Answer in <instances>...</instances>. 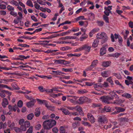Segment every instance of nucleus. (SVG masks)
<instances>
[{
	"label": "nucleus",
	"instance_id": "nucleus-1",
	"mask_svg": "<svg viewBox=\"0 0 133 133\" xmlns=\"http://www.w3.org/2000/svg\"><path fill=\"white\" fill-rule=\"evenodd\" d=\"M56 122L54 119H49L44 121L43 124L44 128L49 130L56 125Z\"/></svg>",
	"mask_w": 133,
	"mask_h": 133
},
{
	"label": "nucleus",
	"instance_id": "nucleus-2",
	"mask_svg": "<svg viewBox=\"0 0 133 133\" xmlns=\"http://www.w3.org/2000/svg\"><path fill=\"white\" fill-rule=\"evenodd\" d=\"M100 99L103 102L105 103L109 104L111 103L110 101L111 100H113L114 97L113 96L110 97L108 96H102L100 98Z\"/></svg>",
	"mask_w": 133,
	"mask_h": 133
},
{
	"label": "nucleus",
	"instance_id": "nucleus-3",
	"mask_svg": "<svg viewBox=\"0 0 133 133\" xmlns=\"http://www.w3.org/2000/svg\"><path fill=\"white\" fill-rule=\"evenodd\" d=\"M111 41L112 42L115 41L114 38L116 39L118 38V42L119 43L121 44L122 42V39L121 37L117 34H115L114 35H113V34H111Z\"/></svg>",
	"mask_w": 133,
	"mask_h": 133
},
{
	"label": "nucleus",
	"instance_id": "nucleus-4",
	"mask_svg": "<svg viewBox=\"0 0 133 133\" xmlns=\"http://www.w3.org/2000/svg\"><path fill=\"white\" fill-rule=\"evenodd\" d=\"M98 120V122L101 124L107 123L108 122L107 118L104 115L100 116Z\"/></svg>",
	"mask_w": 133,
	"mask_h": 133
},
{
	"label": "nucleus",
	"instance_id": "nucleus-5",
	"mask_svg": "<svg viewBox=\"0 0 133 133\" xmlns=\"http://www.w3.org/2000/svg\"><path fill=\"white\" fill-rule=\"evenodd\" d=\"M96 37L98 39H102L104 42L107 40V36L105 34H97Z\"/></svg>",
	"mask_w": 133,
	"mask_h": 133
},
{
	"label": "nucleus",
	"instance_id": "nucleus-6",
	"mask_svg": "<svg viewBox=\"0 0 133 133\" xmlns=\"http://www.w3.org/2000/svg\"><path fill=\"white\" fill-rule=\"evenodd\" d=\"M81 50H85L86 51L89 52L91 48L90 46H89L88 44H85L81 47Z\"/></svg>",
	"mask_w": 133,
	"mask_h": 133
},
{
	"label": "nucleus",
	"instance_id": "nucleus-7",
	"mask_svg": "<svg viewBox=\"0 0 133 133\" xmlns=\"http://www.w3.org/2000/svg\"><path fill=\"white\" fill-rule=\"evenodd\" d=\"M88 98L85 97H81L78 100V103L80 104H82L83 103L88 101Z\"/></svg>",
	"mask_w": 133,
	"mask_h": 133
},
{
	"label": "nucleus",
	"instance_id": "nucleus-8",
	"mask_svg": "<svg viewBox=\"0 0 133 133\" xmlns=\"http://www.w3.org/2000/svg\"><path fill=\"white\" fill-rule=\"evenodd\" d=\"M87 116L89 120L91 123H92L95 122V119L91 114L90 113H88Z\"/></svg>",
	"mask_w": 133,
	"mask_h": 133
},
{
	"label": "nucleus",
	"instance_id": "nucleus-9",
	"mask_svg": "<svg viewBox=\"0 0 133 133\" xmlns=\"http://www.w3.org/2000/svg\"><path fill=\"white\" fill-rule=\"evenodd\" d=\"M115 108L116 109L117 111H115L114 112L112 113V114H116L120 112H123L125 110L124 109L120 107H116Z\"/></svg>",
	"mask_w": 133,
	"mask_h": 133
},
{
	"label": "nucleus",
	"instance_id": "nucleus-10",
	"mask_svg": "<svg viewBox=\"0 0 133 133\" xmlns=\"http://www.w3.org/2000/svg\"><path fill=\"white\" fill-rule=\"evenodd\" d=\"M122 96L128 99L130 98L129 99L130 101L133 100V98L132 97L131 95L128 93H125L122 95Z\"/></svg>",
	"mask_w": 133,
	"mask_h": 133
},
{
	"label": "nucleus",
	"instance_id": "nucleus-11",
	"mask_svg": "<svg viewBox=\"0 0 133 133\" xmlns=\"http://www.w3.org/2000/svg\"><path fill=\"white\" fill-rule=\"evenodd\" d=\"M35 100H34L33 101H31L28 102L26 103V106L28 108H29L32 107L34 105L35 103Z\"/></svg>",
	"mask_w": 133,
	"mask_h": 133
},
{
	"label": "nucleus",
	"instance_id": "nucleus-12",
	"mask_svg": "<svg viewBox=\"0 0 133 133\" xmlns=\"http://www.w3.org/2000/svg\"><path fill=\"white\" fill-rule=\"evenodd\" d=\"M65 34H57L53 35L48 37L44 38V39L52 38H53L55 37L58 36H65Z\"/></svg>",
	"mask_w": 133,
	"mask_h": 133
},
{
	"label": "nucleus",
	"instance_id": "nucleus-13",
	"mask_svg": "<svg viewBox=\"0 0 133 133\" xmlns=\"http://www.w3.org/2000/svg\"><path fill=\"white\" fill-rule=\"evenodd\" d=\"M79 30V28L77 27L76 28V29L69 30L68 31L63 32L61 33H70L72 32H77Z\"/></svg>",
	"mask_w": 133,
	"mask_h": 133
},
{
	"label": "nucleus",
	"instance_id": "nucleus-14",
	"mask_svg": "<svg viewBox=\"0 0 133 133\" xmlns=\"http://www.w3.org/2000/svg\"><path fill=\"white\" fill-rule=\"evenodd\" d=\"M8 104L7 99L6 98H4L3 99L2 105L4 108L6 107V106Z\"/></svg>",
	"mask_w": 133,
	"mask_h": 133
},
{
	"label": "nucleus",
	"instance_id": "nucleus-15",
	"mask_svg": "<svg viewBox=\"0 0 133 133\" xmlns=\"http://www.w3.org/2000/svg\"><path fill=\"white\" fill-rule=\"evenodd\" d=\"M94 87L95 90L99 91V90L98 89V87L102 88V84L99 83L95 84L94 85Z\"/></svg>",
	"mask_w": 133,
	"mask_h": 133
},
{
	"label": "nucleus",
	"instance_id": "nucleus-16",
	"mask_svg": "<svg viewBox=\"0 0 133 133\" xmlns=\"http://www.w3.org/2000/svg\"><path fill=\"white\" fill-rule=\"evenodd\" d=\"M60 110H61L63 113L65 115H70L71 113L68 110L62 108L60 109Z\"/></svg>",
	"mask_w": 133,
	"mask_h": 133
},
{
	"label": "nucleus",
	"instance_id": "nucleus-17",
	"mask_svg": "<svg viewBox=\"0 0 133 133\" xmlns=\"http://www.w3.org/2000/svg\"><path fill=\"white\" fill-rule=\"evenodd\" d=\"M110 73L109 71H105L102 72L101 73V74L103 77H107L109 76Z\"/></svg>",
	"mask_w": 133,
	"mask_h": 133
},
{
	"label": "nucleus",
	"instance_id": "nucleus-18",
	"mask_svg": "<svg viewBox=\"0 0 133 133\" xmlns=\"http://www.w3.org/2000/svg\"><path fill=\"white\" fill-rule=\"evenodd\" d=\"M19 38H24L26 39L31 40L35 39L36 37H31L30 36H23L19 37Z\"/></svg>",
	"mask_w": 133,
	"mask_h": 133
},
{
	"label": "nucleus",
	"instance_id": "nucleus-19",
	"mask_svg": "<svg viewBox=\"0 0 133 133\" xmlns=\"http://www.w3.org/2000/svg\"><path fill=\"white\" fill-rule=\"evenodd\" d=\"M111 62L110 61H104L102 62V65L104 67H107L109 66L111 64Z\"/></svg>",
	"mask_w": 133,
	"mask_h": 133
},
{
	"label": "nucleus",
	"instance_id": "nucleus-20",
	"mask_svg": "<svg viewBox=\"0 0 133 133\" xmlns=\"http://www.w3.org/2000/svg\"><path fill=\"white\" fill-rule=\"evenodd\" d=\"M99 42V41L98 39H95L92 43V46L94 48L97 47L98 45Z\"/></svg>",
	"mask_w": 133,
	"mask_h": 133
},
{
	"label": "nucleus",
	"instance_id": "nucleus-21",
	"mask_svg": "<svg viewBox=\"0 0 133 133\" xmlns=\"http://www.w3.org/2000/svg\"><path fill=\"white\" fill-rule=\"evenodd\" d=\"M75 110L79 112L80 114L81 115L83 114V111H82V108L79 106H76Z\"/></svg>",
	"mask_w": 133,
	"mask_h": 133
},
{
	"label": "nucleus",
	"instance_id": "nucleus-22",
	"mask_svg": "<svg viewBox=\"0 0 133 133\" xmlns=\"http://www.w3.org/2000/svg\"><path fill=\"white\" fill-rule=\"evenodd\" d=\"M103 110L104 112H110L111 110V108L110 107L108 106H105Z\"/></svg>",
	"mask_w": 133,
	"mask_h": 133
},
{
	"label": "nucleus",
	"instance_id": "nucleus-23",
	"mask_svg": "<svg viewBox=\"0 0 133 133\" xmlns=\"http://www.w3.org/2000/svg\"><path fill=\"white\" fill-rule=\"evenodd\" d=\"M106 53L105 49L103 47L101 48L100 50V54L101 56H102Z\"/></svg>",
	"mask_w": 133,
	"mask_h": 133
},
{
	"label": "nucleus",
	"instance_id": "nucleus-24",
	"mask_svg": "<svg viewBox=\"0 0 133 133\" xmlns=\"http://www.w3.org/2000/svg\"><path fill=\"white\" fill-rule=\"evenodd\" d=\"M0 96L3 98L5 96V91L4 90H0Z\"/></svg>",
	"mask_w": 133,
	"mask_h": 133
},
{
	"label": "nucleus",
	"instance_id": "nucleus-25",
	"mask_svg": "<svg viewBox=\"0 0 133 133\" xmlns=\"http://www.w3.org/2000/svg\"><path fill=\"white\" fill-rule=\"evenodd\" d=\"M10 3L11 4L15 5L16 6H19V4L18 2L14 0H11L10 2Z\"/></svg>",
	"mask_w": 133,
	"mask_h": 133
},
{
	"label": "nucleus",
	"instance_id": "nucleus-26",
	"mask_svg": "<svg viewBox=\"0 0 133 133\" xmlns=\"http://www.w3.org/2000/svg\"><path fill=\"white\" fill-rule=\"evenodd\" d=\"M26 4L29 6H31L32 7H33L32 3L30 0H28L27 1Z\"/></svg>",
	"mask_w": 133,
	"mask_h": 133
},
{
	"label": "nucleus",
	"instance_id": "nucleus-27",
	"mask_svg": "<svg viewBox=\"0 0 133 133\" xmlns=\"http://www.w3.org/2000/svg\"><path fill=\"white\" fill-rule=\"evenodd\" d=\"M7 126V124L6 123H3L2 122L0 123V129L2 128H6Z\"/></svg>",
	"mask_w": 133,
	"mask_h": 133
},
{
	"label": "nucleus",
	"instance_id": "nucleus-28",
	"mask_svg": "<svg viewBox=\"0 0 133 133\" xmlns=\"http://www.w3.org/2000/svg\"><path fill=\"white\" fill-rule=\"evenodd\" d=\"M80 123L79 122L77 121L75 123H74L72 124V127L73 128L75 129L79 125Z\"/></svg>",
	"mask_w": 133,
	"mask_h": 133
},
{
	"label": "nucleus",
	"instance_id": "nucleus-29",
	"mask_svg": "<svg viewBox=\"0 0 133 133\" xmlns=\"http://www.w3.org/2000/svg\"><path fill=\"white\" fill-rule=\"evenodd\" d=\"M8 127L11 128H12L15 126V123L14 122L11 123L10 121H8Z\"/></svg>",
	"mask_w": 133,
	"mask_h": 133
},
{
	"label": "nucleus",
	"instance_id": "nucleus-30",
	"mask_svg": "<svg viewBox=\"0 0 133 133\" xmlns=\"http://www.w3.org/2000/svg\"><path fill=\"white\" fill-rule=\"evenodd\" d=\"M42 30V28H39V29H36L34 31L32 32H29L26 31L24 33H34L35 32H37Z\"/></svg>",
	"mask_w": 133,
	"mask_h": 133
},
{
	"label": "nucleus",
	"instance_id": "nucleus-31",
	"mask_svg": "<svg viewBox=\"0 0 133 133\" xmlns=\"http://www.w3.org/2000/svg\"><path fill=\"white\" fill-rule=\"evenodd\" d=\"M34 116V115L32 113L30 114L27 116V118L28 119L31 120L32 119Z\"/></svg>",
	"mask_w": 133,
	"mask_h": 133
},
{
	"label": "nucleus",
	"instance_id": "nucleus-32",
	"mask_svg": "<svg viewBox=\"0 0 133 133\" xmlns=\"http://www.w3.org/2000/svg\"><path fill=\"white\" fill-rule=\"evenodd\" d=\"M7 8L8 10L10 12L12 11H14L15 9L14 7L10 5H8Z\"/></svg>",
	"mask_w": 133,
	"mask_h": 133
},
{
	"label": "nucleus",
	"instance_id": "nucleus-33",
	"mask_svg": "<svg viewBox=\"0 0 133 133\" xmlns=\"http://www.w3.org/2000/svg\"><path fill=\"white\" fill-rule=\"evenodd\" d=\"M98 63V61L97 60H94L92 62L91 64V66L93 67L95 66H96Z\"/></svg>",
	"mask_w": 133,
	"mask_h": 133
},
{
	"label": "nucleus",
	"instance_id": "nucleus-34",
	"mask_svg": "<svg viewBox=\"0 0 133 133\" xmlns=\"http://www.w3.org/2000/svg\"><path fill=\"white\" fill-rule=\"evenodd\" d=\"M39 42H41L42 45H48V44L49 43V41H39Z\"/></svg>",
	"mask_w": 133,
	"mask_h": 133
},
{
	"label": "nucleus",
	"instance_id": "nucleus-35",
	"mask_svg": "<svg viewBox=\"0 0 133 133\" xmlns=\"http://www.w3.org/2000/svg\"><path fill=\"white\" fill-rule=\"evenodd\" d=\"M88 37V35L86 34H83L82 36L80 37L81 41H82L84 39L87 38Z\"/></svg>",
	"mask_w": 133,
	"mask_h": 133
},
{
	"label": "nucleus",
	"instance_id": "nucleus-36",
	"mask_svg": "<svg viewBox=\"0 0 133 133\" xmlns=\"http://www.w3.org/2000/svg\"><path fill=\"white\" fill-rule=\"evenodd\" d=\"M10 14L14 17H16L17 15V13L16 12L14 11H12L10 12Z\"/></svg>",
	"mask_w": 133,
	"mask_h": 133
},
{
	"label": "nucleus",
	"instance_id": "nucleus-37",
	"mask_svg": "<svg viewBox=\"0 0 133 133\" xmlns=\"http://www.w3.org/2000/svg\"><path fill=\"white\" fill-rule=\"evenodd\" d=\"M78 93L80 94H83L87 93L88 91L85 89L79 90L78 91Z\"/></svg>",
	"mask_w": 133,
	"mask_h": 133
},
{
	"label": "nucleus",
	"instance_id": "nucleus-38",
	"mask_svg": "<svg viewBox=\"0 0 133 133\" xmlns=\"http://www.w3.org/2000/svg\"><path fill=\"white\" fill-rule=\"evenodd\" d=\"M60 130V133H66L65 132V130L64 127L63 126H61L59 128Z\"/></svg>",
	"mask_w": 133,
	"mask_h": 133
},
{
	"label": "nucleus",
	"instance_id": "nucleus-39",
	"mask_svg": "<svg viewBox=\"0 0 133 133\" xmlns=\"http://www.w3.org/2000/svg\"><path fill=\"white\" fill-rule=\"evenodd\" d=\"M103 19L105 21L106 23H109V18L105 15H104L103 16Z\"/></svg>",
	"mask_w": 133,
	"mask_h": 133
},
{
	"label": "nucleus",
	"instance_id": "nucleus-40",
	"mask_svg": "<svg viewBox=\"0 0 133 133\" xmlns=\"http://www.w3.org/2000/svg\"><path fill=\"white\" fill-rule=\"evenodd\" d=\"M60 49L61 50H62L64 51L70 49H71V48L70 47L66 46L64 47H61Z\"/></svg>",
	"mask_w": 133,
	"mask_h": 133
},
{
	"label": "nucleus",
	"instance_id": "nucleus-41",
	"mask_svg": "<svg viewBox=\"0 0 133 133\" xmlns=\"http://www.w3.org/2000/svg\"><path fill=\"white\" fill-rule=\"evenodd\" d=\"M102 88L105 87L107 88L109 87L108 83L106 82H104L103 84H102Z\"/></svg>",
	"mask_w": 133,
	"mask_h": 133
},
{
	"label": "nucleus",
	"instance_id": "nucleus-42",
	"mask_svg": "<svg viewBox=\"0 0 133 133\" xmlns=\"http://www.w3.org/2000/svg\"><path fill=\"white\" fill-rule=\"evenodd\" d=\"M33 128L32 126H31L27 130L26 133H32Z\"/></svg>",
	"mask_w": 133,
	"mask_h": 133
},
{
	"label": "nucleus",
	"instance_id": "nucleus-43",
	"mask_svg": "<svg viewBox=\"0 0 133 133\" xmlns=\"http://www.w3.org/2000/svg\"><path fill=\"white\" fill-rule=\"evenodd\" d=\"M99 30L98 28H95L91 30V31L89 33H92L97 32Z\"/></svg>",
	"mask_w": 133,
	"mask_h": 133
},
{
	"label": "nucleus",
	"instance_id": "nucleus-44",
	"mask_svg": "<svg viewBox=\"0 0 133 133\" xmlns=\"http://www.w3.org/2000/svg\"><path fill=\"white\" fill-rule=\"evenodd\" d=\"M24 125L26 128L29 127L30 125V122L28 121H26L24 123Z\"/></svg>",
	"mask_w": 133,
	"mask_h": 133
},
{
	"label": "nucleus",
	"instance_id": "nucleus-45",
	"mask_svg": "<svg viewBox=\"0 0 133 133\" xmlns=\"http://www.w3.org/2000/svg\"><path fill=\"white\" fill-rule=\"evenodd\" d=\"M120 119L121 121L122 122H127L129 121L128 119L126 117H122L120 118Z\"/></svg>",
	"mask_w": 133,
	"mask_h": 133
},
{
	"label": "nucleus",
	"instance_id": "nucleus-46",
	"mask_svg": "<svg viewBox=\"0 0 133 133\" xmlns=\"http://www.w3.org/2000/svg\"><path fill=\"white\" fill-rule=\"evenodd\" d=\"M107 81L110 83L112 85L114 84L113 81L111 79V77H110L107 79Z\"/></svg>",
	"mask_w": 133,
	"mask_h": 133
},
{
	"label": "nucleus",
	"instance_id": "nucleus-47",
	"mask_svg": "<svg viewBox=\"0 0 133 133\" xmlns=\"http://www.w3.org/2000/svg\"><path fill=\"white\" fill-rule=\"evenodd\" d=\"M52 72H54L56 74L58 75H60L61 74H64V73H62L61 71H52Z\"/></svg>",
	"mask_w": 133,
	"mask_h": 133
},
{
	"label": "nucleus",
	"instance_id": "nucleus-48",
	"mask_svg": "<svg viewBox=\"0 0 133 133\" xmlns=\"http://www.w3.org/2000/svg\"><path fill=\"white\" fill-rule=\"evenodd\" d=\"M77 99V97L75 96L73 97V98L72 99H70L69 101L72 103H74L75 102V101Z\"/></svg>",
	"mask_w": 133,
	"mask_h": 133
},
{
	"label": "nucleus",
	"instance_id": "nucleus-49",
	"mask_svg": "<svg viewBox=\"0 0 133 133\" xmlns=\"http://www.w3.org/2000/svg\"><path fill=\"white\" fill-rule=\"evenodd\" d=\"M37 2L41 5H45V3L43 2L41 0H37Z\"/></svg>",
	"mask_w": 133,
	"mask_h": 133
},
{
	"label": "nucleus",
	"instance_id": "nucleus-50",
	"mask_svg": "<svg viewBox=\"0 0 133 133\" xmlns=\"http://www.w3.org/2000/svg\"><path fill=\"white\" fill-rule=\"evenodd\" d=\"M62 70L63 71H65L66 72L68 71L72 72L73 71L72 69L71 68L68 69H65V68H63L62 69Z\"/></svg>",
	"mask_w": 133,
	"mask_h": 133
},
{
	"label": "nucleus",
	"instance_id": "nucleus-51",
	"mask_svg": "<svg viewBox=\"0 0 133 133\" xmlns=\"http://www.w3.org/2000/svg\"><path fill=\"white\" fill-rule=\"evenodd\" d=\"M7 88L9 89H10V87H8L7 85L0 84V88Z\"/></svg>",
	"mask_w": 133,
	"mask_h": 133
},
{
	"label": "nucleus",
	"instance_id": "nucleus-52",
	"mask_svg": "<svg viewBox=\"0 0 133 133\" xmlns=\"http://www.w3.org/2000/svg\"><path fill=\"white\" fill-rule=\"evenodd\" d=\"M82 124H83L85 126L88 125L89 127H90L91 126V125L88 122H85L84 121H82Z\"/></svg>",
	"mask_w": 133,
	"mask_h": 133
},
{
	"label": "nucleus",
	"instance_id": "nucleus-53",
	"mask_svg": "<svg viewBox=\"0 0 133 133\" xmlns=\"http://www.w3.org/2000/svg\"><path fill=\"white\" fill-rule=\"evenodd\" d=\"M15 130L17 133H21V128L16 127L15 129Z\"/></svg>",
	"mask_w": 133,
	"mask_h": 133
},
{
	"label": "nucleus",
	"instance_id": "nucleus-54",
	"mask_svg": "<svg viewBox=\"0 0 133 133\" xmlns=\"http://www.w3.org/2000/svg\"><path fill=\"white\" fill-rule=\"evenodd\" d=\"M18 106L19 107H21L23 105V102L21 100L19 101L17 103Z\"/></svg>",
	"mask_w": 133,
	"mask_h": 133
},
{
	"label": "nucleus",
	"instance_id": "nucleus-55",
	"mask_svg": "<svg viewBox=\"0 0 133 133\" xmlns=\"http://www.w3.org/2000/svg\"><path fill=\"white\" fill-rule=\"evenodd\" d=\"M75 19L77 21L80 19H84V17L83 16H80L75 18Z\"/></svg>",
	"mask_w": 133,
	"mask_h": 133
},
{
	"label": "nucleus",
	"instance_id": "nucleus-56",
	"mask_svg": "<svg viewBox=\"0 0 133 133\" xmlns=\"http://www.w3.org/2000/svg\"><path fill=\"white\" fill-rule=\"evenodd\" d=\"M125 83L127 85H129L130 84H132L133 82L130 81H128V80H125Z\"/></svg>",
	"mask_w": 133,
	"mask_h": 133
},
{
	"label": "nucleus",
	"instance_id": "nucleus-57",
	"mask_svg": "<svg viewBox=\"0 0 133 133\" xmlns=\"http://www.w3.org/2000/svg\"><path fill=\"white\" fill-rule=\"evenodd\" d=\"M39 15L41 16L43 18H46L47 17V16L44 13L41 12L39 13Z\"/></svg>",
	"mask_w": 133,
	"mask_h": 133
},
{
	"label": "nucleus",
	"instance_id": "nucleus-58",
	"mask_svg": "<svg viewBox=\"0 0 133 133\" xmlns=\"http://www.w3.org/2000/svg\"><path fill=\"white\" fill-rule=\"evenodd\" d=\"M26 128L24 125H21L20 127L21 130L23 131H25L26 130Z\"/></svg>",
	"mask_w": 133,
	"mask_h": 133
},
{
	"label": "nucleus",
	"instance_id": "nucleus-59",
	"mask_svg": "<svg viewBox=\"0 0 133 133\" xmlns=\"http://www.w3.org/2000/svg\"><path fill=\"white\" fill-rule=\"evenodd\" d=\"M76 38L75 36H67L65 37V38L66 39H75Z\"/></svg>",
	"mask_w": 133,
	"mask_h": 133
},
{
	"label": "nucleus",
	"instance_id": "nucleus-60",
	"mask_svg": "<svg viewBox=\"0 0 133 133\" xmlns=\"http://www.w3.org/2000/svg\"><path fill=\"white\" fill-rule=\"evenodd\" d=\"M66 108L69 110H73L76 109V106L75 107H67Z\"/></svg>",
	"mask_w": 133,
	"mask_h": 133
},
{
	"label": "nucleus",
	"instance_id": "nucleus-61",
	"mask_svg": "<svg viewBox=\"0 0 133 133\" xmlns=\"http://www.w3.org/2000/svg\"><path fill=\"white\" fill-rule=\"evenodd\" d=\"M100 106L101 104H100L93 103L92 105V107L94 108L99 107Z\"/></svg>",
	"mask_w": 133,
	"mask_h": 133
},
{
	"label": "nucleus",
	"instance_id": "nucleus-62",
	"mask_svg": "<svg viewBox=\"0 0 133 133\" xmlns=\"http://www.w3.org/2000/svg\"><path fill=\"white\" fill-rule=\"evenodd\" d=\"M105 10L104 12V14L106 16H109V13H110L111 12L109 11L106 9Z\"/></svg>",
	"mask_w": 133,
	"mask_h": 133
},
{
	"label": "nucleus",
	"instance_id": "nucleus-63",
	"mask_svg": "<svg viewBox=\"0 0 133 133\" xmlns=\"http://www.w3.org/2000/svg\"><path fill=\"white\" fill-rule=\"evenodd\" d=\"M46 107L48 108V109L52 110L53 111L54 110L55 108L54 107H52L50 106H49L48 105Z\"/></svg>",
	"mask_w": 133,
	"mask_h": 133
},
{
	"label": "nucleus",
	"instance_id": "nucleus-64",
	"mask_svg": "<svg viewBox=\"0 0 133 133\" xmlns=\"http://www.w3.org/2000/svg\"><path fill=\"white\" fill-rule=\"evenodd\" d=\"M97 23L98 25L100 26H102L104 24V22L102 21H98Z\"/></svg>",
	"mask_w": 133,
	"mask_h": 133
}]
</instances>
